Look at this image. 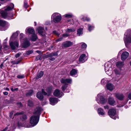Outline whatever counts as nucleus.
<instances>
[{"mask_svg": "<svg viewBox=\"0 0 131 131\" xmlns=\"http://www.w3.org/2000/svg\"><path fill=\"white\" fill-rule=\"evenodd\" d=\"M41 108L38 107L35 109L34 113V115L32 116L30 118V123L33 126L36 125L38 123L39 116L42 111Z\"/></svg>", "mask_w": 131, "mask_h": 131, "instance_id": "nucleus-1", "label": "nucleus"}, {"mask_svg": "<svg viewBox=\"0 0 131 131\" xmlns=\"http://www.w3.org/2000/svg\"><path fill=\"white\" fill-rule=\"evenodd\" d=\"M14 7V5L13 4H11L10 6H8L7 8L5 9L4 10L1 11L0 13L2 17L4 18H8V17H12L13 16V15L12 14H8L7 12L11 10Z\"/></svg>", "mask_w": 131, "mask_h": 131, "instance_id": "nucleus-2", "label": "nucleus"}, {"mask_svg": "<svg viewBox=\"0 0 131 131\" xmlns=\"http://www.w3.org/2000/svg\"><path fill=\"white\" fill-rule=\"evenodd\" d=\"M124 35V40L126 46L128 47V45L131 43V29L126 31Z\"/></svg>", "mask_w": 131, "mask_h": 131, "instance_id": "nucleus-3", "label": "nucleus"}, {"mask_svg": "<svg viewBox=\"0 0 131 131\" xmlns=\"http://www.w3.org/2000/svg\"><path fill=\"white\" fill-rule=\"evenodd\" d=\"M116 110L114 109H111L108 112V114L111 117L114 119H115L118 118V116L116 115Z\"/></svg>", "mask_w": 131, "mask_h": 131, "instance_id": "nucleus-4", "label": "nucleus"}, {"mask_svg": "<svg viewBox=\"0 0 131 131\" xmlns=\"http://www.w3.org/2000/svg\"><path fill=\"white\" fill-rule=\"evenodd\" d=\"M52 17H53V21L55 23H58L61 20V17L60 14L58 13L53 14L52 16Z\"/></svg>", "mask_w": 131, "mask_h": 131, "instance_id": "nucleus-5", "label": "nucleus"}, {"mask_svg": "<svg viewBox=\"0 0 131 131\" xmlns=\"http://www.w3.org/2000/svg\"><path fill=\"white\" fill-rule=\"evenodd\" d=\"M96 101L99 104H103L106 101V100L104 99L103 96L99 94L97 95Z\"/></svg>", "mask_w": 131, "mask_h": 131, "instance_id": "nucleus-6", "label": "nucleus"}, {"mask_svg": "<svg viewBox=\"0 0 131 131\" xmlns=\"http://www.w3.org/2000/svg\"><path fill=\"white\" fill-rule=\"evenodd\" d=\"M52 89L51 88L49 87L47 88L46 90V92L44 91L43 89H42V94L45 95H46L48 96H49L51 92Z\"/></svg>", "mask_w": 131, "mask_h": 131, "instance_id": "nucleus-7", "label": "nucleus"}, {"mask_svg": "<svg viewBox=\"0 0 131 131\" xmlns=\"http://www.w3.org/2000/svg\"><path fill=\"white\" fill-rule=\"evenodd\" d=\"M9 44L11 49L13 50L15 49L18 46V43L17 41L14 42H11Z\"/></svg>", "mask_w": 131, "mask_h": 131, "instance_id": "nucleus-8", "label": "nucleus"}, {"mask_svg": "<svg viewBox=\"0 0 131 131\" xmlns=\"http://www.w3.org/2000/svg\"><path fill=\"white\" fill-rule=\"evenodd\" d=\"M129 53L126 52L125 51L123 52L121 55V59L122 61L125 60L128 56Z\"/></svg>", "mask_w": 131, "mask_h": 131, "instance_id": "nucleus-9", "label": "nucleus"}, {"mask_svg": "<svg viewBox=\"0 0 131 131\" xmlns=\"http://www.w3.org/2000/svg\"><path fill=\"white\" fill-rule=\"evenodd\" d=\"M53 95L56 97H61L63 95V93H61L59 90L56 89L54 91L53 93Z\"/></svg>", "mask_w": 131, "mask_h": 131, "instance_id": "nucleus-10", "label": "nucleus"}, {"mask_svg": "<svg viewBox=\"0 0 131 131\" xmlns=\"http://www.w3.org/2000/svg\"><path fill=\"white\" fill-rule=\"evenodd\" d=\"M104 66L105 71L107 74H108V70L109 69V68L111 67V64L110 62H107L105 63Z\"/></svg>", "mask_w": 131, "mask_h": 131, "instance_id": "nucleus-11", "label": "nucleus"}, {"mask_svg": "<svg viewBox=\"0 0 131 131\" xmlns=\"http://www.w3.org/2000/svg\"><path fill=\"white\" fill-rule=\"evenodd\" d=\"M73 43L70 41H66L64 42L62 44L63 47H68L72 46Z\"/></svg>", "mask_w": 131, "mask_h": 131, "instance_id": "nucleus-12", "label": "nucleus"}, {"mask_svg": "<svg viewBox=\"0 0 131 131\" xmlns=\"http://www.w3.org/2000/svg\"><path fill=\"white\" fill-rule=\"evenodd\" d=\"M58 55V54L56 52L52 53H51L47 55V57H50L49 59L52 61H53L55 60V58L53 57L54 56H56Z\"/></svg>", "mask_w": 131, "mask_h": 131, "instance_id": "nucleus-13", "label": "nucleus"}, {"mask_svg": "<svg viewBox=\"0 0 131 131\" xmlns=\"http://www.w3.org/2000/svg\"><path fill=\"white\" fill-rule=\"evenodd\" d=\"M61 82L65 84L66 83H71L72 82V80L70 79H62L60 80Z\"/></svg>", "mask_w": 131, "mask_h": 131, "instance_id": "nucleus-14", "label": "nucleus"}, {"mask_svg": "<svg viewBox=\"0 0 131 131\" xmlns=\"http://www.w3.org/2000/svg\"><path fill=\"white\" fill-rule=\"evenodd\" d=\"M58 99L56 98H50L49 99L50 104L52 105H54L58 101Z\"/></svg>", "mask_w": 131, "mask_h": 131, "instance_id": "nucleus-15", "label": "nucleus"}, {"mask_svg": "<svg viewBox=\"0 0 131 131\" xmlns=\"http://www.w3.org/2000/svg\"><path fill=\"white\" fill-rule=\"evenodd\" d=\"M24 42L23 43V47L26 48L30 45V43L29 42V41L27 39H25L24 40Z\"/></svg>", "mask_w": 131, "mask_h": 131, "instance_id": "nucleus-16", "label": "nucleus"}, {"mask_svg": "<svg viewBox=\"0 0 131 131\" xmlns=\"http://www.w3.org/2000/svg\"><path fill=\"white\" fill-rule=\"evenodd\" d=\"M85 58L86 55L85 54H81L79 58V61L81 63L84 62L85 61Z\"/></svg>", "mask_w": 131, "mask_h": 131, "instance_id": "nucleus-17", "label": "nucleus"}, {"mask_svg": "<svg viewBox=\"0 0 131 131\" xmlns=\"http://www.w3.org/2000/svg\"><path fill=\"white\" fill-rule=\"evenodd\" d=\"M115 95L116 97L120 100H122L124 97L123 95L122 94L116 93Z\"/></svg>", "mask_w": 131, "mask_h": 131, "instance_id": "nucleus-18", "label": "nucleus"}, {"mask_svg": "<svg viewBox=\"0 0 131 131\" xmlns=\"http://www.w3.org/2000/svg\"><path fill=\"white\" fill-rule=\"evenodd\" d=\"M37 97L39 100H42L43 98V96L41 92H38L37 95Z\"/></svg>", "mask_w": 131, "mask_h": 131, "instance_id": "nucleus-19", "label": "nucleus"}, {"mask_svg": "<svg viewBox=\"0 0 131 131\" xmlns=\"http://www.w3.org/2000/svg\"><path fill=\"white\" fill-rule=\"evenodd\" d=\"M8 23L6 21L0 19V26L4 27L7 25Z\"/></svg>", "mask_w": 131, "mask_h": 131, "instance_id": "nucleus-20", "label": "nucleus"}, {"mask_svg": "<svg viewBox=\"0 0 131 131\" xmlns=\"http://www.w3.org/2000/svg\"><path fill=\"white\" fill-rule=\"evenodd\" d=\"M26 31L27 33H28L30 34H33L35 33L34 30L32 28H29L27 29H26Z\"/></svg>", "mask_w": 131, "mask_h": 131, "instance_id": "nucleus-21", "label": "nucleus"}, {"mask_svg": "<svg viewBox=\"0 0 131 131\" xmlns=\"http://www.w3.org/2000/svg\"><path fill=\"white\" fill-rule=\"evenodd\" d=\"M38 32L40 34L42 35L43 34L44 28L42 27H39L37 29Z\"/></svg>", "mask_w": 131, "mask_h": 131, "instance_id": "nucleus-22", "label": "nucleus"}, {"mask_svg": "<svg viewBox=\"0 0 131 131\" xmlns=\"http://www.w3.org/2000/svg\"><path fill=\"white\" fill-rule=\"evenodd\" d=\"M116 66L117 67L119 68L122 67L124 65V62H118L116 63Z\"/></svg>", "mask_w": 131, "mask_h": 131, "instance_id": "nucleus-23", "label": "nucleus"}, {"mask_svg": "<svg viewBox=\"0 0 131 131\" xmlns=\"http://www.w3.org/2000/svg\"><path fill=\"white\" fill-rule=\"evenodd\" d=\"M108 101L109 104L111 105H112L114 104L115 102L113 98L112 97L109 98L108 99Z\"/></svg>", "mask_w": 131, "mask_h": 131, "instance_id": "nucleus-24", "label": "nucleus"}, {"mask_svg": "<svg viewBox=\"0 0 131 131\" xmlns=\"http://www.w3.org/2000/svg\"><path fill=\"white\" fill-rule=\"evenodd\" d=\"M107 89L110 90H112L114 88V87L113 84L111 83L107 84L106 86Z\"/></svg>", "mask_w": 131, "mask_h": 131, "instance_id": "nucleus-25", "label": "nucleus"}, {"mask_svg": "<svg viewBox=\"0 0 131 131\" xmlns=\"http://www.w3.org/2000/svg\"><path fill=\"white\" fill-rule=\"evenodd\" d=\"M98 112L100 115H103L105 114L103 109L101 108H100L98 109Z\"/></svg>", "mask_w": 131, "mask_h": 131, "instance_id": "nucleus-26", "label": "nucleus"}, {"mask_svg": "<svg viewBox=\"0 0 131 131\" xmlns=\"http://www.w3.org/2000/svg\"><path fill=\"white\" fill-rule=\"evenodd\" d=\"M37 38V35L35 34H34L32 35L31 39L32 41H36Z\"/></svg>", "mask_w": 131, "mask_h": 131, "instance_id": "nucleus-27", "label": "nucleus"}, {"mask_svg": "<svg viewBox=\"0 0 131 131\" xmlns=\"http://www.w3.org/2000/svg\"><path fill=\"white\" fill-rule=\"evenodd\" d=\"M43 73L42 71H40L37 75L36 77V79H38L41 78L43 76Z\"/></svg>", "mask_w": 131, "mask_h": 131, "instance_id": "nucleus-28", "label": "nucleus"}, {"mask_svg": "<svg viewBox=\"0 0 131 131\" xmlns=\"http://www.w3.org/2000/svg\"><path fill=\"white\" fill-rule=\"evenodd\" d=\"M75 30V29L74 28H68L66 30V32H74Z\"/></svg>", "mask_w": 131, "mask_h": 131, "instance_id": "nucleus-29", "label": "nucleus"}, {"mask_svg": "<svg viewBox=\"0 0 131 131\" xmlns=\"http://www.w3.org/2000/svg\"><path fill=\"white\" fill-rule=\"evenodd\" d=\"M77 73V70L75 69H73L70 71V74L71 75H74Z\"/></svg>", "mask_w": 131, "mask_h": 131, "instance_id": "nucleus-30", "label": "nucleus"}, {"mask_svg": "<svg viewBox=\"0 0 131 131\" xmlns=\"http://www.w3.org/2000/svg\"><path fill=\"white\" fill-rule=\"evenodd\" d=\"M83 29L82 28H79L78 30L77 34L79 36L83 34Z\"/></svg>", "mask_w": 131, "mask_h": 131, "instance_id": "nucleus-31", "label": "nucleus"}, {"mask_svg": "<svg viewBox=\"0 0 131 131\" xmlns=\"http://www.w3.org/2000/svg\"><path fill=\"white\" fill-rule=\"evenodd\" d=\"M33 91L31 90L28 91L26 93V95L27 96H30L32 95L33 93Z\"/></svg>", "mask_w": 131, "mask_h": 131, "instance_id": "nucleus-32", "label": "nucleus"}, {"mask_svg": "<svg viewBox=\"0 0 131 131\" xmlns=\"http://www.w3.org/2000/svg\"><path fill=\"white\" fill-rule=\"evenodd\" d=\"M68 85V84H66L65 85H63L61 88L62 90L64 92H66L65 91H64L66 89V88Z\"/></svg>", "mask_w": 131, "mask_h": 131, "instance_id": "nucleus-33", "label": "nucleus"}, {"mask_svg": "<svg viewBox=\"0 0 131 131\" xmlns=\"http://www.w3.org/2000/svg\"><path fill=\"white\" fill-rule=\"evenodd\" d=\"M88 30L90 31H91L94 28V27L93 26H92L91 25H88Z\"/></svg>", "mask_w": 131, "mask_h": 131, "instance_id": "nucleus-34", "label": "nucleus"}, {"mask_svg": "<svg viewBox=\"0 0 131 131\" xmlns=\"http://www.w3.org/2000/svg\"><path fill=\"white\" fill-rule=\"evenodd\" d=\"M64 16L67 18H69L72 17V15L70 14H66L64 15Z\"/></svg>", "mask_w": 131, "mask_h": 131, "instance_id": "nucleus-35", "label": "nucleus"}, {"mask_svg": "<svg viewBox=\"0 0 131 131\" xmlns=\"http://www.w3.org/2000/svg\"><path fill=\"white\" fill-rule=\"evenodd\" d=\"M81 20L84 21L86 20L88 21L90 20V19L87 17H83L81 18Z\"/></svg>", "mask_w": 131, "mask_h": 131, "instance_id": "nucleus-36", "label": "nucleus"}, {"mask_svg": "<svg viewBox=\"0 0 131 131\" xmlns=\"http://www.w3.org/2000/svg\"><path fill=\"white\" fill-rule=\"evenodd\" d=\"M33 105V103L32 101L29 100L28 101V105L30 106H31Z\"/></svg>", "mask_w": 131, "mask_h": 131, "instance_id": "nucleus-37", "label": "nucleus"}, {"mask_svg": "<svg viewBox=\"0 0 131 131\" xmlns=\"http://www.w3.org/2000/svg\"><path fill=\"white\" fill-rule=\"evenodd\" d=\"M27 118V116L26 115H23L21 117V119L22 121H24Z\"/></svg>", "mask_w": 131, "mask_h": 131, "instance_id": "nucleus-38", "label": "nucleus"}, {"mask_svg": "<svg viewBox=\"0 0 131 131\" xmlns=\"http://www.w3.org/2000/svg\"><path fill=\"white\" fill-rule=\"evenodd\" d=\"M18 34L17 32L14 33L11 37V38H13V37H16L18 36Z\"/></svg>", "mask_w": 131, "mask_h": 131, "instance_id": "nucleus-39", "label": "nucleus"}, {"mask_svg": "<svg viewBox=\"0 0 131 131\" xmlns=\"http://www.w3.org/2000/svg\"><path fill=\"white\" fill-rule=\"evenodd\" d=\"M33 52V51L32 50H28L26 52V54L27 55H29Z\"/></svg>", "mask_w": 131, "mask_h": 131, "instance_id": "nucleus-40", "label": "nucleus"}, {"mask_svg": "<svg viewBox=\"0 0 131 131\" xmlns=\"http://www.w3.org/2000/svg\"><path fill=\"white\" fill-rule=\"evenodd\" d=\"M101 83L103 85L105 84L106 83V80L104 79H102L101 81Z\"/></svg>", "mask_w": 131, "mask_h": 131, "instance_id": "nucleus-41", "label": "nucleus"}, {"mask_svg": "<svg viewBox=\"0 0 131 131\" xmlns=\"http://www.w3.org/2000/svg\"><path fill=\"white\" fill-rule=\"evenodd\" d=\"M24 114V112H17L15 113L14 114V116H16V115H20V114Z\"/></svg>", "mask_w": 131, "mask_h": 131, "instance_id": "nucleus-42", "label": "nucleus"}, {"mask_svg": "<svg viewBox=\"0 0 131 131\" xmlns=\"http://www.w3.org/2000/svg\"><path fill=\"white\" fill-rule=\"evenodd\" d=\"M86 47L87 45L86 44L84 43H83L81 45V47L83 48H86Z\"/></svg>", "mask_w": 131, "mask_h": 131, "instance_id": "nucleus-43", "label": "nucleus"}, {"mask_svg": "<svg viewBox=\"0 0 131 131\" xmlns=\"http://www.w3.org/2000/svg\"><path fill=\"white\" fill-rule=\"evenodd\" d=\"M17 77L19 79H22L24 78V75H17Z\"/></svg>", "mask_w": 131, "mask_h": 131, "instance_id": "nucleus-44", "label": "nucleus"}, {"mask_svg": "<svg viewBox=\"0 0 131 131\" xmlns=\"http://www.w3.org/2000/svg\"><path fill=\"white\" fill-rule=\"evenodd\" d=\"M28 5L25 2L24 3V7L26 9L28 7Z\"/></svg>", "mask_w": 131, "mask_h": 131, "instance_id": "nucleus-45", "label": "nucleus"}, {"mask_svg": "<svg viewBox=\"0 0 131 131\" xmlns=\"http://www.w3.org/2000/svg\"><path fill=\"white\" fill-rule=\"evenodd\" d=\"M17 106L19 107H21L22 106V104L21 103H18L17 104Z\"/></svg>", "mask_w": 131, "mask_h": 131, "instance_id": "nucleus-46", "label": "nucleus"}, {"mask_svg": "<svg viewBox=\"0 0 131 131\" xmlns=\"http://www.w3.org/2000/svg\"><path fill=\"white\" fill-rule=\"evenodd\" d=\"M63 37H67L69 36V35L67 33L64 34H63L62 35Z\"/></svg>", "mask_w": 131, "mask_h": 131, "instance_id": "nucleus-47", "label": "nucleus"}, {"mask_svg": "<svg viewBox=\"0 0 131 131\" xmlns=\"http://www.w3.org/2000/svg\"><path fill=\"white\" fill-rule=\"evenodd\" d=\"M3 94L5 95H7L8 94V93L7 92H3Z\"/></svg>", "mask_w": 131, "mask_h": 131, "instance_id": "nucleus-48", "label": "nucleus"}, {"mask_svg": "<svg viewBox=\"0 0 131 131\" xmlns=\"http://www.w3.org/2000/svg\"><path fill=\"white\" fill-rule=\"evenodd\" d=\"M128 97L129 99L131 100V92L129 94L128 96Z\"/></svg>", "mask_w": 131, "mask_h": 131, "instance_id": "nucleus-49", "label": "nucleus"}, {"mask_svg": "<svg viewBox=\"0 0 131 131\" xmlns=\"http://www.w3.org/2000/svg\"><path fill=\"white\" fill-rule=\"evenodd\" d=\"M14 111H12L10 113V118H12V116L13 114Z\"/></svg>", "mask_w": 131, "mask_h": 131, "instance_id": "nucleus-50", "label": "nucleus"}, {"mask_svg": "<svg viewBox=\"0 0 131 131\" xmlns=\"http://www.w3.org/2000/svg\"><path fill=\"white\" fill-rule=\"evenodd\" d=\"M20 53H17L15 55V57L16 58H17L19 57L20 56Z\"/></svg>", "mask_w": 131, "mask_h": 131, "instance_id": "nucleus-51", "label": "nucleus"}, {"mask_svg": "<svg viewBox=\"0 0 131 131\" xmlns=\"http://www.w3.org/2000/svg\"><path fill=\"white\" fill-rule=\"evenodd\" d=\"M2 46L0 44V54H3V53L2 52V51H1V50L2 49Z\"/></svg>", "mask_w": 131, "mask_h": 131, "instance_id": "nucleus-52", "label": "nucleus"}, {"mask_svg": "<svg viewBox=\"0 0 131 131\" xmlns=\"http://www.w3.org/2000/svg\"><path fill=\"white\" fill-rule=\"evenodd\" d=\"M104 107L105 109H108V106H107V105L104 106Z\"/></svg>", "mask_w": 131, "mask_h": 131, "instance_id": "nucleus-53", "label": "nucleus"}, {"mask_svg": "<svg viewBox=\"0 0 131 131\" xmlns=\"http://www.w3.org/2000/svg\"><path fill=\"white\" fill-rule=\"evenodd\" d=\"M24 126L25 127H30V126L29 125H25Z\"/></svg>", "mask_w": 131, "mask_h": 131, "instance_id": "nucleus-54", "label": "nucleus"}, {"mask_svg": "<svg viewBox=\"0 0 131 131\" xmlns=\"http://www.w3.org/2000/svg\"><path fill=\"white\" fill-rule=\"evenodd\" d=\"M14 91H18V88H16L14 89Z\"/></svg>", "mask_w": 131, "mask_h": 131, "instance_id": "nucleus-55", "label": "nucleus"}, {"mask_svg": "<svg viewBox=\"0 0 131 131\" xmlns=\"http://www.w3.org/2000/svg\"><path fill=\"white\" fill-rule=\"evenodd\" d=\"M5 90H6L7 91H9V89L8 88H5Z\"/></svg>", "mask_w": 131, "mask_h": 131, "instance_id": "nucleus-56", "label": "nucleus"}, {"mask_svg": "<svg viewBox=\"0 0 131 131\" xmlns=\"http://www.w3.org/2000/svg\"><path fill=\"white\" fill-rule=\"evenodd\" d=\"M1 1H5V2H7L8 1V0H0Z\"/></svg>", "mask_w": 131, "mask_h": 131, "instance_id": "nucleus-57", "label": "nucleus"}, {"mask_svg": "<svg viewBox=\"0 0 131 131\" xmlns=\"http://www.w3.org/2000/svg\"><path fill=\"white\" fill-rule=\"evenodd\" d=\"M3 66V63H2L1 65V68H2V67Z\"/></svg>", "mask_w": 131, "mask_h": 131, "instance_id": "nucleus-58", "label": "nucleus"}, {"mask_svg": "<svg viewBox=\"0 0 131 131\" xmlns=\"http://www.w3.org/2000/svg\"><path fill=\"white\" fill-rule=\"evenodd\" d=\"M14 89L13 88H11L10 89V90L13 92L14 91Z\"/></svg>", "mask_w": 131, "mask_h": 131, "instance_id": "nucleus-59", "label": "nucleus"}, {"mask_svg": "<svg viewBox=\"0 0 131 131\" xmlns=\"http://www.w3.org/2000/svg\"><path fill=\"white\" fill-rule=\"evenodd\" d=\"M36 52L38 53H39L40 52L39 51L37 50L36 51Z\"/></svg>", "mask_w": 131, "mask_h": 131, "instance_id": "nucleus-60", "label": "nucleus"}, {"mask_svg": "<svg viewBox=\"0 0 131 131\" xmlns=\"http://www.w3.org/2000/svg\"><path fill=\"white\" fill-rule=\"evenodd\" d=\"M53 32L54 34H56V31H53Z\"/></svg>", "mask_w": 131, "mask_h": 131, "instance_id": "nucleus-61", "label": "nucleus"}, {"mask_svg": "<svg viewBox=\"0 0 131 131\" xmlns=\"http://www.w3.org/2000/svg\"><path fill=\"white\" fill-rule=\"evenodd\" d=\"M69 91H69V90H67V92H69Z\"/></svg>", "mask_w": 131, "mask_h": 131, "instance_id": "nucleus-62", "label": "nucleus"}, {"mask_svg": "<svg viewBox=\"0 0 131 131\" xmlns=\"http://www.w3.org/2000/svg\"><path fill=\"white\" fill-rule=\"evenodd\" d=\"M22 37H20V41H21V40H22Z\"/></svg>", "mask_w": 131, "mask_h": 131, "instance_id": "nucleus-63", "label": "nucleus"}, {"mask_svg": "<svg viewBox=\"0 0 131 131\" xmlns=\"http://www.w3.org/2000/svg\"><path fill=\"white\" fill-rule=\"evenodd\" d=\"M23 34H20V35L21 36H23Z\"/></svg>", "mask_w": 131, "mask_h": 131, "instance_id": "nucleus-64", "label": "nucleus"}]
</instances>
